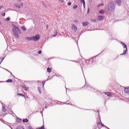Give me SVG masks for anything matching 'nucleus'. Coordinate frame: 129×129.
<instances>
[{
    "label": "nucleus",
    "instance_id": "nucleus-37",
    "mask_svg": "<svg viewBox=\"0 0 129 129\" xmlns=\"http://www.w3.org/2000/svg\"><path fill=\"white\" fill-rule=\"evenodd\" d=\"M90 10L89 9V8L88 9V11H87V14H89Z\"/></svg>",
    "mask_w": 129,
    "mask_h": 129
},
{
    "label": "nucleus",
    "instance_id": "nucleus-13",
    "mask_svg": "<svg viewBox=\"0 0 129 129\" xmlns=\"http://www.w3.org/2000/svg\"><path fill=\"white\" fill-rule=\"evenodd\" d=\"M98 19L99 21H102L103 20L104 18H103V16H100L98 17Z\"/></svg>",
    "mask_w": 129,
    "mask_h": 129
},
{
    "label": "nucleus",
    "instance_id": "nucleus-32",
    "mask_svg": "<svg viewBox=\"0 0 129 129\" xmlns=\"http://www.w3.org/2000/svg\"><path fill=\"white\" fill-rule=\"evenodd\" d=\"M22 119H21V118H17V121H18V122H20V121H21Z\"/></svg>",
    "mask_w": 129,
    "mask_h": 129
},
{
    "label": "nucleus",
    "instance_id": "nucleus-2",
    "mask_svg": "<svg viewBox=\"0 0 129 129\" xmlns=\"http://www.w3.org/2000/svg\"><path fill=\"white\" fill-rule=\"evenodd\" d=\"M13 32H15V33H18L19 34H22V33L21 32V30L20 29V28H19V27H18V26L14 25V28L13 29Z\"/></svg>",
    "mask_w": 129,
    "mask_h": 129
},
{
    "label": "nucleus",
    "instance_id": "nucleus-33",
    "mask_svg": "<svg viewBox=\"0 0 129 129\" xmlns=\"http://www.w3.org/2000/svg\"><path fill=\"white\" fill-rule=\"evenodd\" d=\"M5 70H6V71H8V72H9L10 73H11V75H12V72H10V71H9L8 69H5Z\"/></svg>",
    "mask_w": 129,
    "mask_h": 129
},
{
    "label": "nucleus",
    "instance_id": "nucleus-54",
    "mask_svg": "<svg viewBox=\"0 0 129 129\" xmlns=\"http://www.w3.org/2000/svg\"><path fill=\"white\" fill-rule=\"evenodd\" d=\"M98 124H100V123H98Z\"/></svg>",
    "mask_w": 129,
    "mask_h": 129
},
{
    "label": "nucleus",
    "instance_id": "nucleus-8",
    "mask_svg": "<svg viewBox=\"0 0 129 129\" xmlns=\"http://www.w3.org/2000/svg\"><path fill=\"white\" fill-rule=\"evenodd\" d=\"M124 92L125 93L129 94V87H125L124 89Z\"/></svg>",
    "mask_w": 129,
    "mask_h": 129
},
{
    "label": "nucleus",
    "instance_id": "nucleus-25",
    "mask_svg": "<svg viewBox=\"0 0 129 129\" xmlns=\"http://www.w3.org/2000/svg\"><path fill=\"white\" fill-rule=\"evenodd\" d=\"M29 121V120H28V119H24L23 120V122H28Z\"/></svg>",
    "mask_w": 129,
    "mask_h": 129
},
{
    "label": "nucleus",
    "instance_id": "nucleus-21",
    "mask_svg": "<svg viewBox=\"0 0 129 129\" xmlns=\"http://www.w3.org/2000/svg\"><path fill=\"white\" fill-rule=\"evenodd\" d=\"M104 13H105V12H104V10H100V11H99V13L101 14H104Z\"/></svg>",
    "mask_w": 129,
    "mask_h": 129
},
{
    "label": "nucleus",
    "instance_id": "nucleus-22",
    "mask_svg": "<svg viewBox=\"0 0 129 129\" xmlns=\"http://www.w3.org/2000/svg\"><path fill=\"white\" fill-rule=\"evenodd\" d=\"M15 6L16 8H18V9H21V6L19 5V4H15Z\"/></svg>",
    "mask_w": 129,
    "mask_h": 129
},
{
    "label": "nucleus",
    "instance_id": "nucleus-20",
    "mask_svg": "<svg viewBox=\"0 0 129 129\" xmlns=\"http://www.w3.org/2000/svg\"><path fill=\"white\" fill-rule=\"evenodd\" d=\"M3 105V110L4 112H6V107L5 106H4V105L2 104Z\"/></svg>",
    "mask_w": 129,
    "mask_h": 129
},
{
    "label": "nucleus",
    "instance_id": "nucleus-46",
    "mask_svg": "<svg viewBox=\"0 0 129 129\" xmlns=\"http://www.w3.org/2000/svg\"><path fill=\"white\" fill-rule=\"evenodd\" d=\"M49 80V79H47L46 81H48Z\"/></svg>",
    "mask_w": 129,
    "mask_h": 129
},
{
    "label": "nucleus",
    "instance_id": "nucleus-26",
    "mask_svg": "<svg viewBox=\"0 0 129 129\" xmlns=\"http://www.w3.org/2000/svg\"><path fill=\"white\" fill-rule=\"evenodd\" d=\"M22 30H23L24 31H27V29L24 26L22 27Z\"/></svg>",
    "mask_w": 129,
    "mask_h": 129
},
{
    "label": "nucleus",
    "instance_id": "nucleus-31",
    "mask_svg": "<svg viewBox=\"0 0 129 129\" xmlns=\"http://www.w3.org/2000/svg\"><path fill=\"white\" fill-rule=\"evenodd\" d=\"M37 129H45V126H44V125H43L41 127Z\"/></svg>",
    "mask_w": 129,
    "mask_h": 129
},
{
    "label": "nucleus",
    "instance_id": "nucleus-44",
    "mask_svg": "<svg viewBox=\"0 0 129 129\" xmlns=\"http://www.w3.org/2000/svg\"><path fill=\"white\" fill-rule=\"evenodd\" d=\"M81 68H82V71H83V68H82V67H81Z\"/></svg>",
    "mask_w": 129,
    "mask_h": 129
},
{
    "label": "nucleus",
    "instance_id": "nucleus-43",
    "mask_svg": "<svg viewBox=\"0 0 129 129\" xmlns=\"http://www.w3.org/2000/svg\"><path fill=\"white\" fill-rule=\"evenodd\" d=\"M70 61H72V62H77V61H76L75 60H70Z\"/></svg>",
    "mask_w": 129,
    "mask_h": 129
},
{
    "label": "nucleus",
    "instance_id": "nucleus-47",
    "mask_svg": "<svg viewBox=\"0 0 129 129\" xmlns=\"http://www.w3.org/2000/svg\"><path fill=\"white\" fill-rule=\"evenodd\" d=\"M49 80V79H47L46 81H48Z\"/></svg>",
    "mask_w": 129,
    "mask_h": 129
},
{
    "label": "nucleus",
    "instance_id": "nucleus-1",
    "mask_svg": "<svg viewBox=\"0 0 129 129\" xmlns=\"http://www.w3.org/2000/svg\"><path fill=\"white\" fill-rule=\"evenodd\" d=\"M121 45L123 46V52L122 53L120 54L121 56H122V55H126V52H127V46H126V44L125 43H123V42H120Z\"/></svg>",
    "mask_w": 129,
    "mask_h": 129
},
{
    "label": "nucleus",
    "instance_id": "nucleus-27",
    "mask_svg": "<svg viewBox=\"0 0 129 129\" xmlns=\"http://www.w3.org/2000/svg\"><path fill=\"white\" fill-rule=\"evenodd\" d=\"M5 21H6V22H9L11 21V18L10 17H8L7 19H5Z\"/></svg>",
    "mask_w": 129,
    "mask_h": 129
},
{
    "label": "nucleus",
    "instance_id": "nucleus-17",
    "mask_svg": "<svg viewBox=\"0 0 129 129\" xmlns=\"http://www.w3.org/2000/svg\"><path fill=\"white\" fill-rule=\"evenodd\" d=\"M6 82H7L8 83H12V82H13V80L9 79L6 81Z\"/></svg>",
    "mask_w": 129,
    "mask_h": 129
},
{
    "label": "nucleus",
    "instance_id": "nucleus-53",
    "mask_svg": "<svg viewBox=\"0 0 129 129\" xmlns=\"http://www.w3.org/2000/svg\"><path fill=\"white\" fill-rule=\"evenodd\" d=\"M45 108H47V106H45Z\"/></svg>",
    "mask_w": 129,
    "mask_h": 129
},
{
    "label": "nucleus",
    "instance_id": "nucleus-15",
    "mask_svg": "<svg viewBox=\"0 0 129 129\" xmlns=\"http://www.w3.org/2000/svg\"><path fill=\"white\" fill-rule=\"evenodd\" d=\"M105 94H106V95L108 96V97H110V96H111V94L109 92L105 93Z\"/></svg>",
    "mask_w": 129,
    "mask_h": 129
},
{
    "label": "nucleus",
    "instance_id": "nucleus-48",
    "mask_svg": "<svg viewBox=\"0 0 129 129\" xmlns=\"http://www.w3.org/2000/svg\"><path fill=\"white\" fill-rule=\"evenodd\" d=\"M75 23H77V21H75Z\"/></svg>",
    "mask_w": 129,
    "mask_h": 129
},
{
    "label": "nucleus",
    "instance_id": "nucleus-19",
    "mask_svg": "<svg viewBox=\"0 0 129 129\" xmlns=\"http://www.w3.org/2000/svg\"><path fill=\"white\" fill-rule=\"evenodd\" d=\"M17 95H19L20 96H22L23 97H24V98H26V96H25L23 94L19 93L17 94Z\"/></svg>",
    "mask_w": 129,
    "mask_h": 129
},
{
    "label": "nucleus",
    "instance_id": "nucleus-34",
    "mask_svg": "<svg viewBox=\"0 0 129 129\" xmlns=\"http://www.w3.org/2000/svg\"><path fill=\"white\" fill-rule=\"evenodd\" d=\"M92 22H94V23L96 22V19H92L91 20Z\"/></svg>",
    "mask_w": 129,
    "mask_h": 129
},
{
    "label": "nucleus",
    "instance_id": "nucleus-39",
    "mask_svg": "<svg viewBox=\"0 0 129 129\" xmlns=\"http://www.w3.org/2000/svg\"><path fill=\"white\" fill-rule=\"evenodd\" d=\"M45 82H45V81H43V82H42V84H43V85H45Z\"/></svg>",
    "mask_w": 129,
    "mask_h": 129
},
{
    "label": "nucleus",
    "instance_id": "nucleus-16",
    "mask_svg": "<svg viewBox=\"0 0 129 129\" xmlns=\"http://www.w3.org/2000/svg\"><path fill=\"white\" fill-rule=\"evenodd\" d=\"M80 1L81 2V3H83L84 9H85V1H84V0H80Z\"/></svg>",
    "mask_w": 129,
    "mask_h": 129
},
{
    "label": "nucleus",
    "instance_id": "nucleus-41",
    "mask_svg": "<svg viewBox=\"0 0 129 129\" xmlns=\"http://www.w3.org/2000/svg\"><path fill=\"white\" fill-rule=\"evenodd\" d=\"M3 8H4V7H3V6H0V11L2 10V9H3Z\"/></svg>",
    "mask_w": 129,
    "mask_h": 129
},
{
    "label": "nucleus",
    "instance_id": "nucleus-50",
    "mask_svg": "<svg viewBox=\"0 0 129 129\" xmlns=\"http://www.w3.org/2000/svg\"><path fill=\"white\" fill-rule=\"evenodd\" d=\"M46 27H47V28H48V25H47V26H46Z\"/></svg>",
    "mask_w": 129,
    "mask_h": 129
},
{
    "label": "nucleus",
    "instance_id": "nucleus-23",
    "mask_svg": "<svg viewBox=\"0 0 129 129\" xmlns=\"http://www.w3.org/2000/svg\"><path fill=\"white\" fill-rule=\"evenodd\" d=\"M77 8H78V6L77 5H74L73 7V9L74 10H76L77 9Z\"/></svg>",
    "mask_w": 129,
    "mask_h": 129
},
{
    "label": "nucleus",
    "instance_id": "nucleus-38",
    "mask_svg": "<svg viewBox=\"0 0 129 129\" xmlns=\"http://www.w3.org/2000/svg\"><path fill=\"white\" fill-rule=\"evenodd\" d=\"M68 6H71L72 5L71 2H69L68 3Z\"/></svg>",
    "mask_w": 129,
    "mask_h": 129
},
{
    "label": "nucleus",
    "instance_id": "nucleus-52",
    "mask_svg": "<svg viewBox=\"0 0 129 129\" xmlns=\"http://www.w3.org/2000/svg\"><path fill=\"white\" fill-rule=\"evenodd\" d=\"M68 104V105H69V104H70V103H68V104Z\"/></svg>",
    "mask_w": 129,
    "mask_h": 129
},
{
    "label": "nucleus",
    "instance_id": "nucleus-51",
    "mask_svg": "<svg viewBox=\"0 0 129 129\" xmlns=\"http://www.w3.org/2000/svg\"><path fill=\"white\" fill-rule=\"evenodd\" d=\"M0 25H2V23H1V22H0Z\"/></svg>",
    "mask_w": 129,
    "mask_h": 129
},
{
    "label": "nucleus",
    "instance_id": "nucleus-28",
    "mask_svg": "<svg viewBox=\"0 0 129 129\" xmlns=\"http://www.w3.org/2000/svg\"><path fill=\"white\" fill-rule=\"evenodd\" d=\"M38 90L40 94H41L42 93V92H41V88H40L39 87H38Z\"/></svg>",
    "mask_w": 129,
    "mask_h": 129
},
{
    "label": "nucleus",
    "instance_id": "nucleus-12",
    "mask_svg": "<svg viewBox=\"0 0 129 129\" xmlns=\"http://www.w3.org/2000/svg\"><path fill=\"white\" fill-rule=\"evenodd\" d=\"M110 9L111 11H114L115 10V6H114V4H112L111 6L110 7Z\"/></svg>",
    "mask_w": 129,
    "mask_h": 129
},
{
    "label": "nucleus",
    "instance_id": "nucleus-7",
    "mask_svg": "<svg viewBox=\"0 0 129 129\" xmlns=\"http://www.w3.org/2000/svg\"><path fill=\"white\" fill-rule=\"evenodd\" d=\"M116 4L117 6H121V0H116Z\"/></svg>",
    "mask_w": 129,
    "mask_h": 129
},
{
    "label": "nucleus",
    "instance_id": "nucleus-42",
    "mask_svg": "<svg viewBox=\"0 0 129 129\" xmlns=\"http://www.w3.org/2000/svg\"><path fill=\"white\" fill-rule=\"evenodd\" d=\"M23 5H24V4H23V3H22V4H20V6H21V7H23Z\"/></svg>",
    "mask_w": 129,
    "mask_h": 129
},
{
    "label": "nucleus",
    "instance_id": "nucleus-45",
    "mask_svg": "<svg viewBox=\"0 0 129 129\" xmlns=\"http://www.w3.org/2000/svg\"><path fill=\"white\" fill-rule=\"evenodd\" d=\"M18 2H22V0H18Z\"/></svg>",
    "mask_w": 129,
    "mask_h": 129
},
{
    "label": "nucleus",
    "instance_id": "nucleus-3",
    "mask_svg": "<svg viewBox=\"0 0 129 129\" xmlns=\"http://www.w3.org/2000/svg\"><path fill=\"white\" fill-rule=\"evenodd\" d=\"M40 39V35L37 34L35 36L32 37V41H38V40Z\"/></svg>",
    "mask_w": 129,
    "mask_h": 129
},
{
    "label": "nucleus",
    "instance_id": "nucleus-40",
    "mask_svg": "<svg viewBox=\"0 0 129 129\" xmlns=\"http://www.w3.org/2000/svg\"><path fill=\"white\" fill-rule=\"evenodd\" d=\"M101 126H105V127H106V126L104 125V124L103 123L101 124Z\"/></svg>",
    "mask_w": 129,
    "mask_h": 129
},
{
    "label": "nucleus",
    "instance_id": "nucleus-18",
    "mask_svg": "<svg viewBox=\"0 0 129 129\" xmlns=\"http://www.w3.org/2000/svg\"><path fill=\"white\" fill-rule=\"evenodd\" d=\"M47 72H48L49 73H51V72H52V70L51 69V68H48L47 70Z\"/></svg>",
    "mask_w": 129,
    "mask_h": 129
},
{
    "label": "nucleus",
    "instance_id": "nucleus-4",
    "mask_svg": "<svg viewBox=\"0 0 129 129\" xmlns=\"http://www.w3.org/2000/svg\"><path fill=\"white\" fill-rule=\"evenodd\" d=\"M84 87H86L88 90H91L92 91H93V90H92V87L90 86L89 85H85Z\"/></svg>",
    "mask_w": 129,
    "mask_h": 129
},
{
    "label": "nucleus",
    "instance_id": "nucleus-5",
    "mask_svg": "<svg viewBox=\"0 0 129 129\" xmlns=\"http://www.w3.org/2000/svg\"><path fill=\"white\" fill-rule=\"evenodd\" d=\"M96 57H92L91 59H89V62H91L92 63H95V59Z\"/></svg>",
    "mask_w": 129,
    "mask_h": 129
},
{
    "label": "nucleus",
    "instance_id": "nucleus-29",
    "mask_svg": "<svg viewBox=\"0 0 129 129\" xmlns=\"http://www.w3.org/2000/svg\"><path fill=\"white\" fill-rule=\"evenodd\" d=\"M103 3H101L99 5H98V8H99V7H102V6H103Z\"/></svg>",
    "mask_w": 129,
    "mask_h": 129
},
{
    "label": "nucleus",
    "instance_id": "nucleus-6",
    "mask_svg": "<svg viewBox=\"0 0 129 129\" xmlns=\"http://www.w3.org/2000/svg\"><path fill=\"white\" fill-rule=\"evenodd\" d=\"M14 35L15 36V37H16V38H17V39H19L20 38V37L19 36V32H13Z\"/></svg>",
    "mask_w": 129,
    "mask_h": 129
},
{
    "label": "nucleus",
    "instance_id": "nucleus-35",
    "mask_svg": "<svg viewBox=\"0 0 129 129\" xmlns=\"http://www.w3.org/2000/svg\"><path fill=\"white\" fill-rule=\"evenodd\" d=\"M38 54H42V51H41V50H39V51H38Z\"/></svg>",
    "mask_w": 129,
    "mask_h": 129
},
{
    "label": "nucleus",
    "instance_id": "nucleus-30",
    "mask_svg": "<svg viewBox=\"0 0 129 129\" xmlns=\"http://www.w3.org/2000/svg\"><path fill=\"white\" fill-rule=\"evenodd\" d=\"M55 34H54L53 36H52V37H56V36H57V33L58 32H57V30H55Z\"/></svg>",
    "mask_w": 129,
    "mask_h": 129
},
{
    "label": "nucleus",
    "instance_id": "nucleus-9",
    "mask_svg": "<svg viewBox=\"0 0 129 129\" xmlns=\"http://www.w3.org/2000/svg\"><path fill=\"white\" fill-rule=\"evenodd\" d=\"M21 87H22V88H23V89H24L26 91H28V90H29V88H28V87H27L25 85L24 86H22Z\"/></svg>",
    "mask_w": 129,
    "mask_h": 129
},
{
    "label": "nucleus",
    "instance_id": "nucleus-24",
    "mask_svg": "<svg viewBox=\"0 0 129 129\" xmlns=\"http://www.w3.org/2000/svg\"><path fill=\"white\" fill-rule=\"evenodd\" d=\"M4 59H5V58H4V57L0 58V64H2V62H3V61H4Z\"/></svg>",
    "mask_w": 129,
    "mask_h": 129
},
{
    "label": "nucleus",
    "instance_id": "nucleus-49",
    "mask_svg": "<svg viewBox=\"0 0 129 129\" xmlns=\"http://www.w3.org/2000/svg\"><path fill=\"white\" fill-rule=\"evenodd\" d=\"M72 105H73V106H75V105L73 104H72Z\"/></svg>",
    "mask_w": 129,
    "mask_h": 129
},
{
    "label": "nucleus",
    "instance_id": "nucleus-10",
    "mask_svg": "<svg viewBox=\"0 0 129 129\" xmlns=\"http://www.w3.org/2000/svg\"><path fill=\"white\" fill-rule=\"evenodd\" d=\"M72 29L74 32H76L77 31V27H76V26H75V25H73Z\"/></svg>",
    "mask_w": 129,
    "mask_h": 129
},
{
    "label": "nucleus",
    "instance_id": "nucleus-36",
    "mask_svg": "<svg viewBox=\"0 0 129 129\" xmlns=\"http://www.w3.org/2000/svg\"><path fill=\"white\" fill-rule=\"evenodd\" d=\"M2 16L3 17H5V16H6V13H2Z\"/></svg>",
    "mask_w": 129,
    "mask_h": 129
},
{
    "label": "nucleus",
    "instance_id": "nucleus-14",
    "mask_svg": "<svg viewBox=\"0 0 129 129\" xmlns=\"http://www.w3.org/2000/svg\"><path fill=\"white\" fill-rule=\"evenodd\" d=\"M26 39L27 41H33V37H26Z\"/></svg>",
    "mask_w": 129,
    "mask_h": 129
},
{
    "label": "nucleus",
    "instance_id": "nucleus-11",
    "mask_svg": "<svg viewBox=\"0 0 129 129\" xmlns=\"http://www.w3.org/2000/svg\"><path fill=\"white\" fill-rule=\"evenodd\" d=\"M83 27H86V26H88L89 25V23L88 22H83L82 23Z\"/></svg>",
    "mask_w": 129,
    "mask_h": 129
}]
</instances>
